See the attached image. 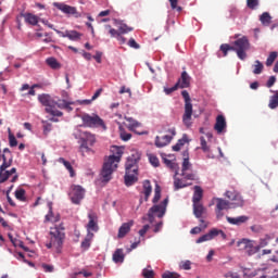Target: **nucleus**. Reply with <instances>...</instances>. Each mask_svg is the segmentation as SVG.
<instances>
[{
	"label": "nucleus",
	"mask_w": 278,
	"mask_h": 278,
	"mask_svg": "<svg viewBox=\"0 0 278 278\" xmlns=\"http://www.w3.org/2000/svg\"><path fill=\"white\" fill-rule=\"evenodd\" d=\"M193 189L192 203H201V200L203 199V189L200 186H194Z\"/></svg>",
	"instance_id": "24"
},
{
	"label": "nucleus",
	"mask_w": 278,
	"mask_h": 278,
	"mask_svg": "<svg viewBox=\"0 0 278 278\" xmlns=\"http://www.w3.org/2000/svg\"><path fill=\"white\" fill-rule=\"evenodd\" d=\"M226 220H227V223H229V225L240 226V225H244V223H247L249 220V216H247V215H241V216H238V217L227 216Z\"/></svg>",
	"instance_id": "19"
},
{
	"label": "nucleus",
	"mask_w": 278,
	"mask_h": 278,
	"mask_svg": "<svg viewBox=\"0 0 278 278\" xmlns=\"http://www.w3.org/2000/svg\"><path fill=\"white\" fill-rule=\"evenodd\" d=\"M182 99H185V113L182 115V123L186 127H190L192 125V102L190 99V93L184 90L181 92Z\"/></svg>",
	"instance_id": "8"
},
{
	"label": "nucleus",
	"mask_w": 278,
	"mask_h": 278,
	"mask_svg": "<svg viewBox=\"0 0 278 278\" xmlns=\"http://www.w3.org/2000/svg\"><path fill=\"white\" fill-rule=\"evenodd\" d=\"M260 251V248L255 244H253V241H250L248 243V247L245 248V253L248 255H255Z\"/></svg>",
	"instance_id": "36"
},
{
	"label": "nucleus",
	"mask_w": 278,
	"mask_h": 278,
	"mask_svg": "<svg viewBox=\"0 0 278 278\" xmlns=\"http://www.w3.org/2000/svg\"><path fill=\"white\" fill-rule=\"evenodd\" d=\"M113 262H115V264H123V262H125V253H123V249H117L113 253Z\"/></svg>",
	"instance_id": "28"
},
{
	"label": "nucleus",
	"mask_w": 278,
	"mask_h": 278,
	"mask_svg": "<svg viewBox=\"0 0 278 278\" xmlns=\"http://www.w3.org/2000/svg\"><path fill=\"white\" fill-rule=\"evenodd\" d=\"M119 34H129V31H132L134 28L127 26V24L119 23L117 25Z\"/></svg>",
	"instance_id": "43"
},
{
	"label": "nucleus",
	"mask_w": 278,
	"mask_h": 278,
	"mask_svg": "<svg viewBox=\"0 0 278 278\" xmlns=\"http://www.w3.org/2000/svg\"><path fill=\"white\" fill-rule=\"evenodd\" d=\"M41 123L43 125V135L49 136V132L51 131V129H53V124L47 121H42Z\"/></svg>",
	"instance_id": "46"
},
{
	"label": "nucleus",
	"mask_w": 278,
	"mask_h": 278,
	"mask_svg": "<svg viewBox=\"0 0 278 278\" xmlns=\"http://www.w3.org/2000/svg\"><path fill=\"white\" fill-rule=\"evenodd\" d=\"M179 268H181L182 270H191L192 262H190V261H182L179 264Z\"/></svg>",
	"instance_id": "52"
},
{
	"label": "nucleus",
	"mask_w": 278,
	"mask_h": 278,
	"mask_svg": "<svg viewBox=\"0 0 278 278\" xmlns=\"http://www.w3.org/2000/svg\"><path fill=\"white\" fill-rule=\"evenodd\" d=\"M179 277H181V276L175 271H165L162 275V278H179Z\"/></svg>",
	"instance_id": "54"
},
{
	"label": "nucleus",
	"mask_w": 278,
	"mask_h": 278,
	"mask_svg": "<svg viewBox=\"0 0 278 278\" xmlns=\"http://www.w3.org/2000/svg\"><path fill=\"white\" fill-rule=\"evenodd\" d=\"M14 160V156L12 155V152L10 149L5 148L3 150L2 154V164L0 165V184H5L14 175L11 179V184H16L18 181V175L16 174V167L10 168L12 166V162Z\"/></svg>",
	"instance_id": "3"
},
{
	"label": "nucleus",
	"mask_w": 278,
	"mask_h": 278,
	"mask_svg": "<svg viewBox=\"0 0 278 278\" xmlns=\"http://www.w3.org/2000/svg\"><path fill=\"white\" fill-rule=\"evenodd\" d=\"M46 220L49 223H60V215H53V206L49 204V213L46 215Z\"/></svg>",
	"instance_id": "31"
},
{
	"label": "nucleus",
	"mask_w": 278,
	"mask_h": 278,
	"mask_svg": "<svg viewBox=\"0 0 278 278\" xmlns=\"http://www.w3.org/2000/svg\"><path fill=\"white\" fill-rule=\"evenodd\" d=\"M85 195H86V190L84 188H81V186L73 185L70 188L68 197H70L72 203H74V205H79V203H81V201H84Z\"/></svg>",
	"instance_id": "11"
},
{
	"label": "nucleus",
	"mask_w": 278,
	"mask_h": 278,
	"mask_svg": "<svg viewBox=\"0 0 278 278\" xmlns=\"http://www.w3.org/2000/svg\"><path fill=\"white\" fill-rule=\"evenodd\" d=\"M270 253H274V255L271 257V262L278 263V261L275 260V257H277V255H278V243L277 242H276V244H274V247L271 249H265L262 251V255H270Z\"/></svg>",
	"instance_id": "26"
},
{
	"label": "nucleus",
	"mask_w": 278,
	"mask_h": 278,
	"mask_svg": "<svg viewBox=\"0 0 278 278\" xmlns=\"http://www.w3.org/2000/svg\"><path fill=\"white\" fill-rule=\"evenodd\" d=\"M128 47H130L131 49H140V45H138V42H136V39L134 38L129 39Z\"/></svg>",
	"instance_id": "62"
},
{
	"label": "nucleus",
	"mask_w": 278,
	"mask_h": 278,
	"mask_svg": "<svg viewBox=\"0 0 278 278\" xmlns=\"http://www.w3.org/2000/svg\"><path fill=\"white\" fill-rule=\"evenodd\" d=\"M182 168L181 172H187L190 170V168H192V164L190 163V153L188 152V150H185L182 152Z\"/></svg>",
	"instance_id": "22"
},
{
	"label": "nucleus",
	"mask_w": 278,
	"mask_h": 278,
	"mask_svg": "<svg viewBox=\"0 0 278 278\" xmlns=\"http://www.w3.org/2000/svg\"><path fill=\"white\" fill-rule=\"evenodd\" d=\"M80 153H83V155L85 153H94V150L88 147V142L83 141L80 144Z\"/></svg>",
	"instance_id": "47"
},
{
	"label": "nucleus",
	"mask_w": 278,
	"mask_h": 278,
	"mask_svg": "<svg viewBox=\"0 0 278 278\" xmlns=\"http://www.w3.org/2000/svg\"><path fill=\"white\" fill-rule=\"evenodd\" d=\"M60 164L64 165L65 168H67L71 177H75V169H73V165H71V162L64 160V157L59 159Z\"/></svg>",
	"instance_id": "35"
},
{
	"label": "nucleus",
	"mask_w": 278,
	"mask_h": 278,
	"mask_svg": "<svg viewBox=\"0 0 278 278\" xmlns=\"http://www.w3.org/2000/svg\"><path fill=\"white\" fill-rule=\"evenodd\" d=\"M180 88H189L190 87V76L187 72H182L181 77L178 81Z\"/></svg>",
	"instance_id": "29"
},
{
	"label": "nucleus",
	"mask_w": 278,
	"mask_h": 278,
	"mask_svg": "<svg viewBox=\"0 0 278 278\" xmlns=\"http://www.w3.org/2000/svg\"><path fill=\"white\" fill-rule=\"evenodd\" d=\"M89 223L87 224V230L89 231H99V217L97 216V213L91 212L88 214Z\"/></svg>",
	"instance_id": "13"
},
{
	"label": "nucleus",
	"mask_w": 278,
	"mask_h": 278,
	"mask_svg": "<svg viewBox=\"0 0 278 278\" xmlns=\"http://www.w3.org/2000/svg\"><path fill=\"white\" fill-rule=\"evenodd\" d=\"M71 105H75L73 101L59 100L55 102V110H66V112H73V108Z\"/></svg>",
	"instance_id": "20"
},
{
	"label": "nucleus",
	"mask_w": 278,
	"mask_h": 278,
	"mask_svg": "<svg viewBox=\"0 0 278 278\" xmlns=\"http://www.w3.org/2000/svg\"><path fill=\"white\" fill-rule=\"evenodd\" d=\"M248 8H250L251 10H255V8H257V5L260 4L258 0H248Z\"/></svg>",
	"instance_id": "60"
},
{
	"label": "nucleus",
	"mask_w": 278,
	"mask_h": 278,
	"mask_svg": "<svg viewBox=\"0 0 278 278\" xmlns=\"http://www.w3.org/2000/svg\"><path fill=\"white\" fill-rule=\"evenodd\" d=\"M251 45L249 38L241 37L235 41L233 47L224 43L220 46V51L224 53V58L227 56L228 51H236L239 60H247V51H249Z\"/></svg>",
	"instance_id": "5"
},
{
	"label": "nucleus",
	"mask_w": 278,
	"mask_h": 278,
	"mask_svg": "<svg viewBox=\"0 0 278 278\" xmlns=\"http://www.w3.org/2000/svg\"><path fill=\"white\" fill-rule=\"evenodd\" d=\"M81 121L85 127H102V129H108L105 122L99 115L84 114Z\"/></svg>",
	"instance_id": "10"
},
{
	"label": "nucleus",
	"mask_w": 278,
	"mask_h": 278,
	"mask_svg": "<svg viewBox=\"0 0 278 278\" xmlns=\"http://www.w3.org/2000/svg\"><path fill=\"white\" fill-rule=\"evenodd\" d=\"M126 121L128 123V129H130V131H136L138 127H142V124L134 119L132 117H126Z\"/></svg>",
	"instance_id": "32"
},
{
	"label": "nucleus",
	"mask_w": 278,
	"mask_h": 278,
	"mask_svg": "<svg viewBox=\"0 0 278 278\" xmlns=\"http://www.w3.org/2000/svg\"><path fill=\"white\" fill-rule=\"evenodd\" d=\"M92 238H94V233L88 232L80 247L83 251H88L90 249V244L92 242Z\"/></svg>",
	"instance_id": "27"
},
{
	"label": "nucleus",
	"mask_w": 278,
	"mask_h": 278,
	"mask_svg": "<svg viewBox=\"0 0 278 278\" xmlns=\"http://www.w3.org/2000/svg\"><path fill=\"white\" fill-rule=\"evenodd\" d=\"M53 5L54 8H58V10H61L63 14H77V9L75 7H71L60 2H54Z\"/></svg>",
	"instance_id": "14"
},
{
	"label": "nucleus",
	"mask_w": 278,
	"mask_h": 278,
	"mask_svg": "<svg viewBox=\"0 0 278 278\" xmlns=\"http://www.w3.org/2000/svg\"><path fill=\"white\" fill-rule=\"evenodd\" d=\"M179 172L176 170L174 176V190H181V188H188V186H192V184H187L181 178H177Z\"/></svg>",
	"instance_id": "21"
},
{
	"label": "nucleus",
	"mask_w": 278,
	"mask_h": 278,
	"mask_svg": "<svg viewBox=\"0 0 278 278\" xmlns=\"http://www.w3.org/2000/svg\"><path fill=\"white\" fill-rule=\"evenodd\" d=\"M261 270H263L264 273H268V274H270V273H273V274L278 273V269L274 268L271 266H267L265 268H262Z\"/></svg>",
	"instance_id": "64"
},
{
	"label": "nucleus",
	"mask_w": 278,
	"mask_h": 278,
	"mask_svg": "<svg viewBox=\"0 0 278 278\" xmlns=\"http://www.w3.org/2000/svg\"><path fill=\"white\" fill-rule=\"evenodd\" d=\"M9 144H10V147L18 146V141L16 140V137H14V135H12V134L9 135Z\"/></svg>",
	"instance_id": "57"
},
{
	"label": "nucleus",
	"mask_w": 278,
	"mask_h": 278,
	"mask_svg": "<svg viewBox=\"0 0 278 278\" xmlns=\"http://www.w3.org/2000/svg\"><path fill=\"white\" fill-rule=\"evenodd\" d=\"M273 17H270V14L268 12H265L261 15L260 21L263 25L268 26L270 25V21Z\"/></svg>",
	"instance_id": "40"
},
{
	"label": "nucleus",
	"mask_w": 278,
	"mask_h": 278,
	"mask_svg": "<svg viewBox=\"0 0 278 278\" xmlns=\"http://www.w3.org/2000/svg\"><path fill=\"white\" fill-rule=\"evenodd\" d=\"M41 268H43L45 273H53L54 267L53 265L42 264Z\"/></svg>",
	"instance_id": "63"
},
{
	"label": "nucleus",
	"mask_w": 278,
	"mask_h": 278,
	"mask_svg": "<svg viewBox=\"0 0 278 278\" xmlns=\"http://www.w3.org/2000/svg\"><path fill=\"white\" fill-rule=\"evenodd\" d=\"M160 199H162V188L160 187V185H155L152 203H157Z\"/></svg>",
	"instance_id": "38"
},
{
	"label": "nucleus",
	"mask_w": 278,
	"mask_h": 278,
	"mask_svg": "<svg viewBox=\"0 0 278 278\" xmlns=\"http://www.w3.org/2000/svg\"><path fill=\"white\" fill-rule=\"evenodd\" d=\"M173 141V136L170 135H165L163 137L156 136L155 138V147L159 149H162L164 147H167V144H170Z\"/></svg>",
	"instance_id": "16"
},
{
	"label": "nucleus",
	"mask_w": 278,
	"mask_h": 278,
	"mask_svg": "<svg viewBox=\"0 0 278 278\" xmlns=\"http://www.w3.org/2000/svg\"><path fill=\"white\" fill-rule=\"evenodd\" d=\"M278 56V52L277 51H273L269 53V55L267 56L266 60V66H273V64H275V60H277Z\"/></svg>",
	"instance_id": "37"
},
{
	"label": "nucleus",
	"mask_w": 278,
	"mask_h": 278,
	"mask_svg": "<svg viewBox=\"0 0 278 278\" xmlns=\"http://www.w3.org/2000/svg\"><path fill=\"white\" fill-rule=\"evenodd\" d=\"M249 242H251V240L242 239L241 241H238L237 245L240 249V251H247V248L249 247Z\"/></svg>",
	"instance_id": "50"
},
{
	"label": "nucleus",
	"mask_w": 278,
	"mask_h": 278,
	"mask_svg": "<svg viewBox=\"0 0 278 278\" xmlns=\"http://www.w3.org/2000/svg\"><path fill=\"white\" fill-rule=\"evenodd\" d=\"M24 18L26 23H28V25H38V22L40 21V18L37 15L31 13L25 14Z\"/></svg>",
	"instance_id": "34"
},
{
	"label": "nucleus",
	"mask_w": 278,
	"mask_h": 278,
	"mask_svg": "<svg viewBox=\"0 0 278 278\" xmlns=\"http://www.w3.org/2000/svg\"><path fill=\"white\" fill-rule=\"evenodd\" d=\"M200 142L202 151H204V153H207V151H210V147H207V141H205V137H201Z\"/></svg>",
	"instance_id": "55"
},
{
	"label": "nucleus",
	"mask_w": 278,
	"mask_h": 278,
	"mask_svg": "<svg viewBox=\"0 0 278 278\" xmlns=\"http://www.w3.org/2000/svg\"><path fill=\"white\" fill-rule=\"evenodd\" d=\"M268 106L270 108V110H275L276 108H278V91H276V93L270 97Z\"/></svg>",
	"instance_id": "39"
},
{
	"label": "nucleus",
	"mask_w": 278,
	"mask_h": 278,
	"mask_svg": "<svg viewBox=\"0 0 278 278\" xmlns=\"http://www.w3.org/2000/svg\"><path fill=\"white\" fill-rule=\"evenodd\" d=\"M151 266H148V268H143L142 270V277L143 278H154L155 271L153 269H149Z\"/></svg>",
	"instance_id": "44"
},
{
	"label": "nucleus",
	"mask_w": 278,
	"mask_h": 278,
	"mask_svg": "<svg viewBox=\"0 0 278 278\" xmlns=\"http://www.w3.org/2000/svg\"><path fill=\"white\" fill-rule=\"evenodd\" d=\"M193 214L195 218H201L205 214V207L201 202L193 203Z\"/></svg>",
	"instance_id": "23"
},
{
	"label": "nucleus",
	"mask_w": 278,
	"mask_h": 278,
	"mask_svg": "<svg viewBox=\"0 0 278 278\" xmlns=\"http://www.w3.org/2000/svg\"><path fill=\"white\" fill-rule=\"evenodd\" d=\"M83 142H87V144H90V147H92L94 142H97V138L94 137V135L87 132L86 140H84Z\"/></svg>",
	"instance_id": "48"
},
{
	"label": "nucleus",
	"mask_w": 278,
	"mask_h": 278,
	"mask_svg": "<svg viewBox=\"0 0 278 278\" xmlns=\"http://www.w3.org/2000/svg\"><path fill=\"white\" fill-rule=\"evenodd\" d=\"M151 192H153V187L151 186V180L143 181V191L144 201H149V197H151Z\"/></svg>",
	"instance_id": "25"
},
{
	"label": "nucleus",
	"mask_w": 278,
	"mask_h": 278,
	"mask_svg": "<svg viewBox=\"0 0 278 278\" xmlns=\"http://www.w3.org/2000/svg\"><path fill=\"white\" fill-rule=\"evenodd\" d=\"M168 206V198L164 199L160 204L153 205L148 212L149 223H153L155 220V214L157 218H164V214H166V207Z\"/></svg>",
	"instance_id": "9"
},
{
	"label": "nucleus",
	"mask_w": 278,
	"mask_h": 278,
	"mask_svg": "<svg viewBox=\"0 0 278 278\" xmlns=\"http://www.w3.org/2000/svg\"><path fill=\"white\" fill-rule=\"evenodd\" d=\"M113 149L115 150V154L104 159V163L100 173L101 180L104 184H108L112 180V175L116 168H118L121 157H123V149L119 147H114Z\"/></svg>",
	"instance_id": "2"
},
{
	"label": "nucleus",
	"mask_w": 278,
	"mask_h": 278,
	"mask_svg": "<svg viewBox=\"0 0 278 278\" xmlns=\"http://www.w3.org/2000/svg\"><path fill=\"white\" fill-rule=\"evenodd\" d=\"M188 142H189L188 135H185V136H182L181 139H179L177 141V143L175 146L172 147V149H173V151H176V152L181 151V147H184Z\"/></svg>",
	"instance_id": "33"
},
{
	"label": "nucleus",
	"mask_w": 278,
	"mask_h": 278,
	"mask_svg": "<svg viewBox=\"0 0 278 278\" xmlns=\"http://www.w3.org/2000/svg\"><path fill=\"white\" fill-rule=\"evenodd\" d=\"M225 195L229 201L217 198L216 201V216L217 218H223V210H233L236 207L244 206V199L238 191H226Z\"/></svg>",
	"instance_id": "1"
},
{
	"label": "nucleus",
	"mask_w": 278,
	"mask_h": 278,
	"mask_svg": "<svg viewBox=\"0 0 278 278\" xmlns=\"http://www.w3.org/2000/svg\"><path fill=\"white\" fill-rule=\"evenodd\" d=\"M132 225H135L134 219H130L128 223H124L118 229L117 238H125V236L131 231Z\"/></svg>",
	"instance_id": "18"
},
{
	"label": "nucleus",
	"mask_w": 278,
	"mask_h": 278,
	"mask_svg": "<svg viewBox=\"0 0 278 278\" xmlns=\"http://www.w3.org/2000/svg\"><path fill=\"white\" fill-rule=\"evenodd\" d=\"M226 128H227V121L225 119V116L217 115L216 123L214 126L215 131H217V134H223V131H225Z\"/></svg>",
	"instance_id": "17"
},
{
	"label": "nucleus",
	"mask_w": 278,
	"mask_h": 278,
	"mask_svg": "<svg viewBox=\"0 0 278 278\" xmlns=\"http://www.w3.org/2000/svg\"><path fill=\"white\" fill-rule=\"evenodd\" d=\"M140 160L139 155L128 156L126 161V174L124 176L126 186H134L138 181V161Z\"/></svg>",
	"instance_id": "6"
},
{
	"label": "nucleus",
	"mask_w": 278,
	"mask_h": 278,
	"mask_svg": "<svg viewBox=\"0 0 278 278\" xmlns=\"http://www.w3.org/2000/svg\"><path fill=\"white\" fill-rule=\"evenodd\" d=\"M170 3L172 10H177V12H181V7H177V3H179V0H168Z\"/></svg>",
	"instance_id": "58"
},
{
	"label": "nucleus",
	"mask_w": 278,
	"mask_h": 278,
	"mask_svg": "<svg viewBox=\"0 0 278 278\" xmlns=\"http://www.w3.org/2000/svg\"><path fill=\"white\" fill-rule=\"evenodd\" d=\"M181 177H184V179H186L187 181H197V179H199L197 177V174L194 173H187V172H181Z\"/></svg>",
	"instance_id": "41"
},
{
	"label": "nucleus",
	"mask_w": 278,
	"mask_h": 278,
	"mask_svg": "<svg viewBox=\"0 0 278 278\" xmlns=\"http://www.w3.org/2000/svg\"><path fill=\"white\" fill-rule=\"evenodd\" d=\"M27 192L23 188H18L15 190V199L21 201L22 203H27Z\"/></svg>",
	"instance_id": "30"
},
{
	"label": "nucleus",
	"mask_w": 278,
	"mask_h": 278,
	"mask_svg": "<svg viewBox=\"0 0 278 278\" xmlns=\"http://www.w3.org/2000/svg\"><path fill=\"white\" fill-rule=\"evenodd\" d=\"M38 101L46 108V113L51 116H64V113L55 109V101L49 94L43 93L38 96Z\"/></svg>",
	"instance_id": "7"
},
{
	"label": "nucleus",
	"mask_w": 278,
	"mask_h": 278,
	"mask_svg": "<svg viewBox=\"0 0 278 278\" xmlns=\"http://www.w3.org/2000/svg\"><path fill=\"white\" fill-rule=\"evenodd\" d=\"M208 236L211 237V240H214L216 236H220V230L213 228L208 231Z\"/></svg>",
	"instance_id": "61"
},
{
	"label": "nucleus",
	"mask_w": 278,
	"mask_h": 278,
	"mask_svg": "<svg viewBox=\"0 0 278 278\" xmlns=\"http://www.w3.org/2000/svg\"><path fill=\"white\" fill-rule=\"evenodd\" d=\"M53 5L54 8H58V10H61L63 14H77V9L75 7H71L60 2H54Z\"/></svg>",
	"instance_id": "15"
},
{
	"label": "nucleus",
	"mask_w": 278,
	"mask_h": 278,
	"mask_svg": "<svg viewBox=\"0 0 278 278\" xmlns=\"http://www.w3.org/2000/svg\"><path fill=\"white\" fill-rule=\"evenodd\" d=\"M54 31L58 34V36H60V38H68V40H73V41L81 39V33L77 30L61 31V30L54 29Z\"/></svg>",
	"instance_id": "12"
},
{
	"label": "nucleus",
	"mask_w": 278,
	"mask_h": 278,
	"mask_svg": "<svg viewBox=\"0 0 278 278\" xmlns=\"http://www.w3.org/2000/svg\"><path fill=\"white\" fill-rule=\"evenodd\" d=\"M105 29H108L109 34H111V38H116L121 34L119 30L112 28L110 25H106Z\"/></svg>",
	"instance_id": "53"
},
{
	"label": "nucleus",
	"mask_w": 278,
	"mask_h": 278,
	"mask_svg": "<svg viewBox=\"0 0 278 278\" xmlns=\"http://www.w3.org/2000/svg\"><path fill=\"white\" fill-rule=\"evenodd\" d=\"M208 240H212V238L210 237V232H207L206 235L201 236L197 240V244H201V242H208Z\"/></svg>",
	"instance_id": "56"
},
{
	"label": "nucleus",
	"mask_w": 278,
	"mask_h": 278,
	"mask_svg": "<svg viewBox=\"0 0 278 278\" xmlns=\"http://www.w3.org/2000/svg\"><path fill=\"white\" fill-rule=\"evenodd\" d=\"M46 62L50 68H60V63L55 58H49Z\"/></svg>",
	"instance_id": "45"
},
{
	"label": "nucleus",
	"mask_w": 278,
	"mask_h": 278,
	"mask_svg": "<svg viewBox=\"0 0 278 278\" xmlns=\"http://www.w3.org/2000/svg\"><path fill=\"white\" fill-rule=\"evenodd\" d=\"M163 162L167 166V168H170V170H177L178 165L176 163H173V161L166 157H163Z\"/></svg>",
	"instance_id": "49"
},
{
	"label": "nucleus",
	"mask_w": 278,
	"mask_h": 278,
	"mask_svg": "<svg viewBox=\"0 0 278 278\" xmlns=\"http://www.w3.org/2000/svg\"><path fill=\"white\" fill-rule=\"evenodd\" d=\"M149 162L150 164H152V166H154V168H157V166H160V159H157V156H155L154 154H149Z\"/></svg>",
	"instance_id": "51"
},
{
	"label": "nucleus",
	"mask_w": 278,
	"mask_h": 278,
	"mask_svg": "<svg viewBox=\"0 0 278 278\" xmlns=\"http://www.w3.org/2000/svg\"><path fill=\"white\" fill-rule=\"evenodd\" d=\"M121 138L124 140V142H127V140H131V134L125 132V130H121Z\"/></svg>",
	"instance_id": "59"
},
{
	"label": "nucleus",
	"mask_w": 278,
	"mask_h": 278,
	"mask_svg": "<svg viewBox=\"0 0 278 278\" xmlns=\"http://www.w3.org/2000/svg\"><path fill=\"white\" fill-rule=\"evenodd\" d=\"M63 224L50 228V242L46 244L47 249H55L56 253H62V247L66 238Z\"/></svg>",
	"instance_id": "4"
},
{
	"label": "nucleus",
	"mask_w": 278,
	"mask_h": 278,
	"mask_svg": "<svg viewBox=\"0 0 278 278\" xmlns=\"http://www.w3.org/2000/svg\"><path fill=\"white\" fill-rule=\"evenodd\" d=\"M270 242H273V238H270V237H265L264 239H261L260 240V243H258V245H257V248H258V251L261 250V249H264L265 247H268V244H270Z\"/></svg>",
	"instance_id": "42"
}]
</instances>
